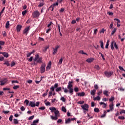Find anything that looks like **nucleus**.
I'll return each instance as SVG.
<instances>
[{
  "label": "nucleus",
  "instance_id": "obj_1",
  "mask_svg": "<svg viewBox=\"0 0 125 125\" xmlns=\"http://www.w3.org/2000/svg\"><path fill=\"white\" fill-rule=\"evenodd\" d=\"M67 88L68 89V92L71 95H73L74 93V89H73V82L69 81L68 82V85H67Z\"/></svg>",
  "mask_w": 125,
  "mask_h": 125
},
{
  "label": "nucleus",
  "instance_id": "obj_2",
  "mask_svg": "<svg viewBox=\"0 0 125 125\" xmlns=\"http://www.w3.org/2000/svg\"><path fill=\"white\" fill-rule=\"evenodd\" d=\"M54 114L55 116L51 115L50 118L53 121H56L57 120H58V118L60 117V113H59V111L56 110V111H55Z\"/></svg>",
  "mask_w": 125,
  "mask_h": 125
},
{
  "label": "nucleus",
  "instance_id": "obj_3",
  "mask_svg": "<svg viewBox=\"0 0 125 125\" xmlns=\"http://www.w3.org/2000/svg\"><path fill=\"white\" fill-rule=\"evenodd\" d=\"M34 62H36V63L41 64L42 63V58H40V55L38 54L35 55V58L33 59Z\"/></svg>",
  "mask_w": 125,
  "mask_h": 125
},
{
  "label": "nucleus",
  "instance_id": "obj_4",
  "mask_svg": "<svg viewBox=\"0 0 125 125\" xmlns=\"http://www.w3.org/2000/svg\"><path fill=\"white\" fill-rule=\"evenodd\" d=\"M81 108H82L84 114H86V112L88 111V108H89V107L88 106V104H85L81 105Z\"/></svg>",
  "mask_w": 125,
  "mask_h": 125
},
{
  "label": "nucleus",
  "instance_id": "obj_5",
  "mask_svg": "<svg viewBox=\"0 0 125 125\" xmlns=\"http://www.w3.org/2000/svg\"><path fill=\"white\" fill-rule=\"evenodd\" d=\"M114 46L115 49H118V45L117 44V43H116V41L113 40L111 42V44H110V47L112 50H114Z\"/></svg>",
  "mask_w": 125,
  "mask_h": 125
},
{
  "label": "nucleus",
  "instance_id": "obj_6",
  "mask_svg": "<svg viewBox=\"0 0 125 125\" xmlns=\"http://www.w3.org/2000/svg\"><path fill=\"white\" fill-rule=\"evenodd\" d=\"M40 15H41V13L38 11H35L32 13V16L33 18H39L40 17Z\"/></svg>",
  "mask_w": 125,
  "mask_h": 125
},
{
  "label": "nucleus",
  "instance_id": "obj_7",
  "mask_svg": "<svg viewBox=\"0 0 125 125\" xmlns=\"http://www.w3.org/2000/svg\"><path fill=\"white\" fill-rule=\"evenodd\" d=\"M44 72H45V64L43 63L41 65V73L42 74V73H44Z\"/></svg>",
  "mask_w": 125,
  "mask_h": 125
},
{
  "label": "nucleus",
  "instance_id": "obj_8",
  "mask_svg": "<svg viewBox=\"0 0 125 125\" xmlns=\"http://www.w3.org/2000/svg\"><path fill=\"white\" fill-rule=\"evenodd\" d=\"M0 85H4L6 83H7V79L6 78H4L2 80L0 81Z\"/></svg>",
  "mask_w": 125,
  "mask_h": 125
},
{
  "label": "nucleus",
  "instance_id": "obj_9",
  "mask_svg": "<svg viewBox=\"0 0 125 125\" xmlns=\"http://www.w3.org/2000/svg\"><path fill=\"white\" fill-rule=\"evenodd\" d=\"M59 47H60V46L59 45H57V46H55V48H53V54L55 55L56 54V53L57 52V51L58 50V48H59Z\"/></svg>",
  "mask_w": 125,
  "mask_h": 125
},
{
  "label": "nucleus",
  "instance_id": "obj_10",
  "mask_svg": "<svg viewBox=\"0 0 125 125\" xmlns=\"http://www.w3.org/2000/svg\"><path fill=\"white\" fill-rule=\"evenodd\" d=\"M104 75L107 77V78H110V77L113 75V72L110 71V72H107L105 71L104 72Z\"/></svg>",
  "mask_w": 125,
  "mask_h": 125
},
{
  "label": "nucleus",
  "instance_id": "obj_11",
  "mask_svg": "<svg viewBox=\"0 0 125 125\" xmlns=\"http://www.w3.org/2000/svg\"><path fill=\"white\" fill-rule=\"evenodd\" d=\"M57 87H58V83H56L54 86H52L50 89V90H51L52 91H54V89L55 88H57Z\"/></svg>",
  "mask_w": 125,
  "mask_h": 125
},
{
  "label": "nucleus",
  "instance_id": "obj_12",
  "mask_svg": "<svg viewBox=\"0 0 125 125\" xmlns=\"http://www.w3.org/2000/svg\"><path fill=\"white\" fill-rule=\"evenodd\" d=\"M56 5H58V0H57L56 3H54L52 5H51L49 8H52V11H53V9H54V6H56Z\"/></svg>",
  "mask_w": 125,
  "mask_h": 125
},
{
  "label": "nucleus",
  "instance_id": "obj_13",
  "mask_svg": "<svg viewBox=\"0 0 125 125\" xmlns=\"http://www.w3.org/2000/svg\"><path fill=\"white\" fill-rule=\"evenodd\" d=\"M51 68V62H49L46 68V71H49Z\"/></svg>",
  "mask_w": 125,
  "mask_h": 125
},
{
  "label": "nucleus",
  "instance_id": "obj_14",
  "mask_svg": "<svg viewBox=\"0 0 125 125\" xmlns=\"http://www.w3.org/2000/svg\"><path fill=\"white\" fill-rule=\"evenodd\" d=\"M29 106H30V107H36V104L35 103V102H30L29 104Z\"/></svg>",
  "mask_w": 125,
  "mask_h": 125
},
{
  "label": "nucleus",
  "instance_id": "obj_15",
  "mask_svg": "<svg viewBox=\"0 0 125 125\" xmlns=\"http://www.w3.org/2000/svg\"><path fill=\"white\" fill-rule=\"evenodd\" d=\"M0 54H2L5 58H7L9 56L8 53L7 52H0Z\"/></svg>",
  "mask_w": 125,
  "mask_h": 125
},
{
  "label": "nucleus",
  "instance_id": "obj_16",
  "mask_svg": "<svg viewBox=\"0 0 125 125\" xmlns=\"http://www.w3.org/2000/svg\"><path fill=\"white\" fill-rule=\"evenodd\" d=\"M94 60V58H90L89 59H87L86 61L88 63H91V62H93V61Z\"/></svg>",
  "mask_w": 125,
  "mask_h": 125
},
{
  "label": "nucleus",
  "instance_id": "obj_17",
  "mask_svg": "<svg viewBox=\"0 0 125 125\" xmlns=\"http://www.w3.org/2000/svg\"><path fill=\"white\" fill-rule=\"evenodd\" d=\"M49 110H50V111L52 113H53V112H54V113H55L56 112V111H57V109H56V108H55L54 107H50Z\"/></svg>",
  "mask_w": 125,
  "mask_h": 125
},
{
  "label": "nucleus",
  "instance_id": "obj_18",
  "mask_svg": "<svg viewBox=\"0 0 125 125\" xmlns=\"http://www.w3.org/2000/svg\"><path fill=\"white\" fill-rule=\"evenodd\" d=\"M109 109L111 111H113L114 110V104L113 103H111L109 105Z\"/></svg>",
  "mask_w": 125,
  "mask_h": 125
},
{
  "label": "nucleus",
  "instance_id": "obj_19",
  "mask_svg": "<svg viewBox=\"0 0 125 125\" xmlns=\"http://www.w3.org/2000/svg\"><path fill=\"white\" fill-rule=\"evenodd\" d=\"M96 92V90L95 89H94L93 90H91L90 91V94L91 95L94 96L95 95V93Z\"/></svg>",
  "mask_w": 125,
  "mask_h": 125
},
{
  "label": "nucleus",
  "instance_id": "obj_20",
  "mask_svg": "<svg viewBox=\"0 0 125 125\" xmlns=\"http://www.w3.org/2000/svg\"><path fill=\"white\" fill-rule=\"evenodd\" d=\"M21 28H22V26L21 25H18L17 27V30L18 32H20L21 30Z\"/></svg>",
  "mask_w": 125,
  "mask_h": 125
},
{
  "label": "nucleus",
  "instance_id": "obj_21",
  "mask_svg": "<svg viewBox=\"0 0 125 125\" xmlns=\"http://www.w3.org/2000/svg\"><path fill=\"white\" fill-rule=\"evenodd\" d=\"M84 94H85L83 92H82L81 93H77L78 96H84Z\"/></svg>",
  "mask_w": 125,
  "mask_h": 125
},
{
  "label": "nucleus",
  "instance_id": "obj_22",
  "mask_svg": "<svg viewBox=\"0 0 125 125\" xmlns=\"http://www.w3.org/2000/svg\"><path fill=\"white\" fill-rule=\"evenodd\" d=\"M70 123H71V118H69L68 119L65 120V124L66 125L70 124Z\"/></svg>",
  "mask_w": 125,
  "mask_h": 125
},
{
  "label": "nucleus",
  "instance_id": "obj_23",
  "mask_svg": "<svg viewBox=\"0 0 125 125\" xmlns=\"http://www.w3.org/2000/svg\"><path fill=\"white\" fill-rule=\"evenodd\" d=\"M100 105H103V108H106V107H107V104H106L104 103V102H101L100 103Z\"/></svg>",
  "mask_w": 125,
  "mask_h": 125
},
{
  "label": "nucleus",
  "instance_id": "obj_24",
  "mask_svg": "<svg viewBox=\"0 0 125 125\" xmlns=\"http://www.w3.org/2000/svg\"><path fill=\"white\" fill-rule=\"evenodd\" d=\"M101 99V98L100 97V96H99L98 95V96H97V97H95V98H94V100L95 101H96V100L99 101V100H100Z\"/></svg>",
  "mask_w": 125,
  "mask_h": 125
},
{
  "label": "nucleus",
  "instance_id": "obj_25",
  "mask_svg": "<svg viewBox=\"0 0 125 125\" xmlns=\"http://www.w3.org/2000/svg\"><path fill=\"white\" fill-rule=\"evenodd\" d=\"M62 111L64 113H66V112H67V109H66V107H65V106H62Z\"/></svg>",
  "mask_w": 125,
  "mask_h": 125
},
{
  "label": "nucleus",
  "instance_id": "obj_26",
  "mask_svg": "<svg viewBox=\"0 0 125 125\" xmlns=\"http://www.w3.org/2000/svg\"><path fill=\"white\" fill-rule=\"evenodd\" d=\"M13 122H14V125H17V124H18V123H19L18 120H17L16 119H14L13 120Z\"/></svg>",
  "mask_w": 125,
  "mask_h": 125
},
{
  "label": "nucleus",
  "instance_id": "obj_27",
  "mask_svg": "<svg viewBox=\"0 0 125 125\" xmlns=\"http://www.w3.org/2000/svg\"><path fill=\"white\" fill-rule=\"evenodd\" d=\"M79 53H80V54H84L85 55H87V54L86 53H84L83 50H80L78 52Z\"/></svg>",
  "mask_w": 125,
  "mask_h": 125
},
{
  "label": "nucleus",
  "instance_id": "obj_28",
  "mask_svg": "<svg viewBox=\"0 0 125 125\" xmlns=\"http://www.w3.org/2000/svg\"><path fill=\"white\" fill-rule=\"evenodd\" d=\"M44 4V3H43V1H42L40 2V4L38 5L39 7H42V6H43V5Z\"/></svg>",
  "mask_w": 125,
  "mask_h": 125
},
{
  "label": "nucleus",
  "instance_id": "obj_29",
  "mask_svg": "<svg viewBox=\"0 0 125 125\" xmlns=\"http://www.w3.org/2000/svg\"><path fill=\"white\" fill-rule=\"evenodd\" d=\"M109 40H107L106 43L105 44V48L107 49L109 46Z\"/></svg>",
  "mask_w": 125,
  "mask_h": 125
},
{
  "label": "nucleus",
  "instance_id": "obj_30",
  "mask_svg": "<svg viewBox=\"0 0 125 125\" xmlns=\"http://www.w3.org/2000/svg\"><path fill=\"white\" fill-rule=\"evenodd\" d=\"M103 93L106 96H109V95L108 94V91L104 90V91Z\"/></svg>",
  "mask_w": 125,
  "mask_h": 125
},
{
  "label": "nucleus",
  "instance_id": "obj_31",
  "mask_svg": "<svg viewBox=\"0 0 125 125\" xmlns=\"http://www.w3.org/2000/svg\"><path fill=\"white\" fill-rule=\"evenodd\" d=\"M106 117V111H104V114L101 116V118H105Z\"/></svg>",
  "mask_w": 125,
  "mask_h": 125
},
{
  "label": "nucleus",
  "instance_id": "obj_32",
  "mask_svg": "<svg viewBox=\"0 0 125 125\" xmlns=\"http://www.w3.org/2000/svg\"><path fill=\"white\" fill-rule=\"evenodd\" d=\"M61 87H57L56 89V91H57V92H59V91H61Z\"/></svg>",
  "mask_w": 125,
  "mask_h": 125
},
{
  "label": "nucleus",
  "instance_id": "obj_33",
  "mask_svg": "<svg viewBox=\"0 0 125 125\" xmlns=\"http://www.w3.org/2000/svg\"><path fill=\"white\" fill-rule=\"evenodd\" d=\"M94 68L96 69V70H100V67L98 65H95Z\"/></svg>",
  "mask_w": 125,
  "mask_h": 125
},
{
  "label": "nucleus",
  "instance_id": "obj_34",
  "mask_svg": "<svg viewBox=\"0 0 125 125\" xmlns=\"http://www.w3.org/2000/svg\"><path fill=\"white\" fill-rule=\"evenodd\" d=\"M28 31H30V26L26 27L24 29V32H28Z\"/></svg>",
  "mask_w": 125,
  "mask_h": 125
},
{
  "label": "nucleus",
  "instance_id": "obj_35",
  "mask_svg": "<svg viewBox=\"0 0 125 125\" xmlns=\"http://www.w3.org/2000/svg\"><path fill=\"white\" fill-rule=\"evenodd\" d=\"M62 62H63V59L61 58L60 59L58 64H59L60 65H61V64H62Z\"/></svg>",
  "mask_w": 125,
  "mask_h": 125
},
{
  "label": "nucleus",
  "instance_id": "obj_36",
  "mask_svg": "<svg viewBox=\"0 0 125 125\" xmlns=\"http://www.w3.org/2000/svg\"><path fill=\"white\" fill-rule=\"evenodd\" d=\"M100 44H101V48H103L104 49V47L103 46V41H100Z\"/></svg>",
  "mask_w": 125,
  "mask_h": 125
},
{
  "label": "nucleus",
  "instance_id": "obj_37",
  "mask_svg": "<svg viewBox=\"0 0 125 125\" xmlns=\"http://www.w3.org/2000/svg\"><path fill=\"white\" fill-rule=\"evenodd\" d=\"M4 65H6V66H7V67H8V66H9V65H10V64H9V62H5L4 63Z\"/></svg>",
  "mask_w": 125,
  "mask_h": 125
},
{
  "label": "nucleus",
  "instance_id": "obj_38",
  "mask_svg": "<svg viewBox=\"0 0 125 125\" xmlns=\"http://www.w3.org/2000/svg\"><path fill=\"white\" fill-rule=\"evenodd\" d=\"M115 98H114V97H111L110 99H109V101L110 102H112V101H114Z\"/></svg>",
  "mask_w": 125,
  "mask_h": 125
},
{
  "label": "nucleus",
  "instance_id": "obj_39",
  "mask_svg": "<svg viewBox=\"0 0 125 125\" xmlns=\"http://www.w3.org/2000/svg\"><path fill=\"white\" fill-rule=\"evenodd\" d=\"M120 115H122V114H125V110L122 109L120 112Z\"/></svg>",
  "mask_w": 125,
  "mask_h": 125
},
{
  "label": "nucleus",
  "instance_id": "obj_40",
  "mask_svg": "<svg viewBox=\"0 0 125 125\" xmlns=\"http://www.w3.org/2000/svg\"><path fill=\"white\" fill-rule=\"evenodd\" d=\"M33 57H31L29 59H27V60L29 62H32L33 61Z\"/></svg>",
  "mask_w": 125,
  "mask_h": 125
},
{
  "label": "nucleus",
  "instance_id": "obj_41",
  "mask_svg": "<svg viewBox=\"0 0 125 125\" xmlns=\"http://www.w3.org/2000/svg\"><path fill=\"white\" fill-rule=\"evenodd\" d=\"M102 93V90H100V91H99L97 93V95L98 96H100V95Z\"/></svg>",
  "mask_w": 125,
  "mask_h": 125
},
{
  "label": "nucleus",
  "instance_id": "obj_42",
  "mask_svg": "<svg viewBox=\"0 0 125 125\" xmlns=\"http://www.w3.org/2000/svg\"><path fill=\"white\" fill-rule=\"evenodd\" d=\"M118 119L119 120H125V118L124 116H119Z\"/></svg>",
  "mask_w": 125,
  "mask_h": 125
},
{
  "label": "nucleus",
  "instance_id": "obj_43",
  "mask_svg": "<svg viewBox=\"0 0 125 125\" xmlns=\"http://www.w3.org/2000/svg\"><path fill=\"white\" fill-rule=\"evenodd\" d=\"M94 112H96V113H98L99 112V108H95L94 109Z\"/></svg>",
  "mask_w": 125,
  "mask_h": 125
},
{
  "label": "nucleus",
  "instance_id": "obj_44",
  "mask_svg": "<svg viewBox=\"0 0 125 125\" xmlns=\"http://www.w3.org/2000/svg\"><path fill=\"white\" fill-rule=\"evenodd\" d=\"M13 119V115H11L9 118L10 122H12Z\"/></svg>",
  "mask_w": 125,
  "mask_h": 125
},
{
  "label": "nucleus",
  "instance_id": "obj_45",
  "mask_svg": "<svg viewBox=\"0 0 125 125\" xmlns=\"http://www.w3.org/2000/svg\"><path fill=\"white\" fill-rule=\"evenodd\" d=\"M39 110H42V111H43V110H44L45 109V107L44 106H42L39 107Z\"/></svg>",
  "mask_w": 125,
  "mask_h": 125
},
{
  "label": "nucleus",
  "instance_id": "obj_46",
  "mask_svg": "<svg viewBox=\"0 0 125 125\" xmlns=\"http://www.w3.org/2000/svg\"><path fill=\"white\" fill-rule=\"evenodd\" d=\"M114 20L117 21V24H119V23H121V21H120V20H119L118 19H114Z\"/></svg>",
  "mask_w": 125,
  "mask_h": 125
},
{
  "label": "nucleus",
  "instance_id": "obj_47",
  "mask_svg": "<svg viewBox=\"0 0 125 125\" xmlns=\"http://www.w3.org/2000/svg\"><path fill=\"white\" fill-rule=\"evenodd\" d=\"M94 87L95 89L96 90V89H98L99 87L98 86V85L95 84L94 86Z\"/></svg>",
  "mask_w": 125,
  "mask_h": 125
},
{
  "label": "nucleus",
  "instance_id": "obj_48",
  "mask_svg": "<svg viewBox=\"0 0 125 125\" xmlns=\"http://www.w3.org/2000/svg\"><path fill=\"white\" fill-rule=\"evenodd\" d=\"M63 91L64 92V93H68V92L69 91V90H68V89H67V88H65V89H64Z\"/></svg>",
  "mask_w": 125,
  "mask_h": 125
},
{
  "label": "nucleus",
  "instance_id": "obj_49",
  "mask_svg": "<svg viewBox=\"0 0 125 125\" xmlns=\"http://www.w3.org/2000/svg\"><path fill=\"white\" fill-rule=\"evenodd\" d=\"M74 91H75V92H79V88H78V87H75L74 88Z\"/></svg>",
  "mask_w": 125,
  "mask_h": 125
},
{
  "label": "nucleus",
  "instance_id": "obj_50",
  "mask_svg": "<svg viewBox=\"0 0 125 125\" xmlns=\"http://www.w3.org/2000/svg\"><path fill=\"white\" fill-rule=\"evenodd\" d=\"M107 14L109 15V16H112L113 13L112 12H108Z\"/></svg>",
  "mask_w": 125,
  "mask_h": 125
},
{
  "label": "nucleus",
  "instance_id": "obj_51",
  "mask_svg": "<svg viewBox=\"0 0 125 125\" xmlns=\"http://www.w3.org/2000/svg\"><path fill=\"white\" fill-rule=\"evenodd\" d=\"M46 106H50V102H47L45 103Z\"/></svg>",
  "mask_w": 125,
  "mask_h": 125
},
{
  "label": "nucleus",
  "instance_id": "obj_52",
  "mask_svg": "<svg viewBox=\"0 0 125 125\" xmlns=\"http://www.w3.org/2000/svg\"><path fill=\"white\" fill-rule=\"evenodd\" d=\"M34 118H35V116L32 115L29 117L28 120H33V119H34Z\"/></svg>",
  "mask_w": 125,
  "mask_h": 125
},
{
  "label": "nucleus",
  "instance_id": "obj_53",
  "mask_svg": "<svg viewBox=\"0 0 125 125\" xmlns=\"http://www.w3.org/2000/svg\"><path fill=\"white\" fill-rule=\"evenodd\" d=\"M61 100L62 101V102H65V98L64 97H62V98H61Z\"/></svg>",
  "mask_w": 125,
  "mask_h": 125
},
{
  "label": "nucleus",
  "instance_id": "obj_54",
  "mask_svg": "<svg viewBox=\"0 0 125 125\" xmlns=\"http://www.w3.org/2000/svg\"><path fill=\"white\" fill-rule=\"evenodd\" d=\"M26 13H27L26 10H24L22 12V15H23V16H24V15H25V14H26Z\"/></svg>",
  "mask_w": 125,
  "mask_h": 125
},
{
  "label": "nucleus",
  "instance_id": "obj_55",
  "mask_svg": "<svg viewBox=\"0 0 125 125\" xmlns=\"http://www.w3.org/2000/svg\"><path fill=\"white\" fill-rule=\"evenodd\" d=\"M51 25H52V22H50L47 26L48 28H51Z\"/></svg>",
  "mask_w": 125,
  "mask_h": 125
},
{
  "label": "nucleus",
  "instance_id": "obj_56",
  "mask_svg": "<svg viewBox=\"0 0 125 125\" xmlns=\"http://www.w3.org/2000/svg\"><path fill=\"white\" fill-rule=\"evenodd\" d=\"M9 26V21H7V22L6 23V28H8Z\"/></svg>",
  "mask_w": 125,
  "mask_h": 125
},
{
  "label": "nucleus",
  "instance_id": "obj_57",
  "mask_svg": "<svg viewBox=\"0 0 125 125\" xmlns=\"http://www.w3.org/2000/svg\"><path fill=\"white\" fill-rule=\"evenodd\" d=\"M4 42L3 41H0V45H4Z\"/></svg>",
  "mask_w": 125,
  "mask_h": 125
},
{
  "label": "nucleus",
  "instance_id": "obj_58",
  "mask_svg": "<svg viewBox=\"0 0 125 125\" xmlns=\"http://www.w3.org/2000/svg\"><path fill=\"white\" fill-rule=\"evenodd\" d=\"M83 103H84L83 101L78 102V104H83Z\"/></svg>",
  "mask_w": 125,
  "mask_h": 125
},
{
  "label": "nucleus",
  "instance_id": "obj_59",
  "mask_svg": "<svg viewBox=\"0 0 125 125\" xmlns=\"http://www.w3.org/2000/svg\"><path fill=\"white\" fill-rule=\"evenodd\" d=\"M13 88L14 89H17V88H19V86L18 85H16V86H14Z\"/></svg>",
  "mask_w": 125,
  "mask_h": 125
},
{
  "label": "nucleus",
  "instance_id": "obj_60",
  "mask_svg": "<svg viewBox=\"0 0 125 125\" xmlns=\"http://www.w3.org/2000/svg\"><path fill=\"white\" fill-rule=\"evenodd\" d=\"M14 65H15V62H12L11 63V67H13Z\"/></svg>",
  "mask_w": 125,
  "mask_h": 125
},
{
  "label": "nucleus",
  "instance_id": "obj_61",
  "mask_svg": "<svg viewBox=\"0 0 125 125\" xmlns=\"http://www.w3.org/2000/svg\"><path fill=\"white\" fill-rule=\"evenodd\" d=\"M24 103H25L26 105H28V104H29V101L28 100H25L24 101Z\"/></svg>",
  "mask_w": 125,
  "mask_h": 125
},
{
  "label": "nucleus",
  "instance_id": "obj_62",
  "mask_svg": "<svg viewBox=\"0 0 125 125\" xmlns=\"http://www.w3.org/2000/svg\"><path fill=\"white\" fill-rule=\"evenodd\" d=\"M31 21H32V20H31V19H28V20L27 21L26 23H27V24H29V23H30V22H31Z\"/></svg>",
  "mask_w": 125,
  "mask_h": 125
},
{
  "label": "nucleus",
  "instance_id": "obj_63",
  "mask_svg": "<svg viewBox=\"0 0 125 125\" xmlns=\"http://www.w3.org/2000/svg\"><path fill=\"white\" fill-rule=\"evenodd\" d=\"M21 111H25V107H24V106H21Z\"/></svg>",
  "mask_w": 125,
  "mask_h": 125
},
{
  "label": "nucleus",
  "instance_id": "obj_64",
  "mask_svg": "<svg viewBox=\"0 0 125 125\" xmlns=\"http://www.w3.org/2000/svg\"><path fill=\"white\" fill-rule=\"evenodd\" d=\"M3 90H10V88H3Z\"/></svg>",
  "mask_w": 125,
  "mask_h": 125
}]
</instances>
